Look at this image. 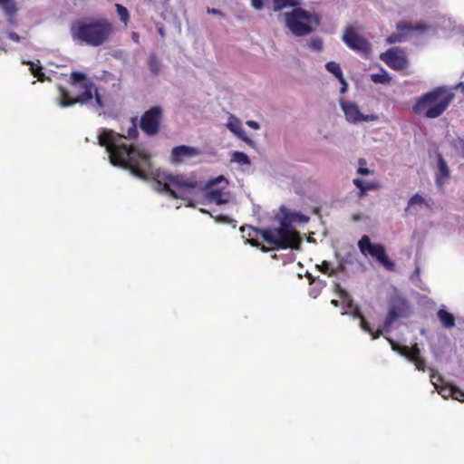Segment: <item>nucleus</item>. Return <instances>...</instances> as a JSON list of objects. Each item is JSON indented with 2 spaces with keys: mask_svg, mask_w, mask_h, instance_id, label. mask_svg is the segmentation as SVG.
Here are the masks:
<instances>
[{
  "mask_svg": "<svg viewBox=\"0 0 464 464\" xmlns=\"http://www.w3.org/2000/svg\"><path fill=\"white\" fill-rule=\"evenodd\" d=\"M121 138L113 130L103 129L98 135V142L108 151L112 165L129 169L134 176L147 179L152 168L150 154L138 146L119 142L118 140Z\"/></svg>",
  "mask_w": 464,
  "mask_h": 464,
  "instance_id": "1",
  "label": "nucleus"
},
{
  "mask_svg": "<svg viewBox=\"0 0 464 464\" xmlns=\"http://www.w3.org/2000/svg\"><path fill=\"white\" fill-rule=\"evenodd\" d=\"M240 231L246 244L259 248L262 252H268L270 248L257 240L259 237L276 249H298L301 244L298 233L292 228L286 218L280 220L278 227L256 228L252 226H242Z\"/></svg>",
  "mask_w": 464,
  "mask_h": 464,
  "instance_id": "2",
  "label": "nucleus"
},
{
  "mask_svg": "<svg viewBox=\"0 0 464 464\" xmlns=\"http://www.w3.org/2000/svg\"><path fill=\"white\" fill-rule=\"evenodd\" d=\"M113 31L112 24L106 18H88L77 21L71 28L74 40L95 47L106 43Z\"/></svg>",
  "mask_w": 464,
  "mask_h": 464,
  "instance_id": "3",
  "label": "nucleus"
},
{
  "mask_svg": "<svg viewBox=\"0 0 464 464\" xmlns=\"http://www.w3.org/2000/svg\"><path fill=\"white\" fill-rule=\"evenodd\" d=\"M454 97L450 89L443 86L436 87L419 97L412 106V111L415 114L435 119L443 114Z\"/></svg>",
  "mask_w": 464,
  "mask_h": 464,
  "instance_id": "4",
  "label": "nucleus"
},
{
  "mask_svg": "<svg viewBox=\"0 0 464 464\" xmlns=\"http://www.w3.org/2000/svg\"><path fill=\"white\" fill-rule=\"evenodd\" d=\"M69 83L72 86L81 88L82 92L72 98L71 97L69 91L65 87L60 85L58 87V91L60 93L59 105L61 107H69L76 103L85 104L92 101L93 97L95 98V102L98 106H103L102 97L98 93L97 90H94L95 86L93 82L88 78L84 72H72L70 75Z\"/></svg>",
  "mask_w": 464,
  "mask_h": 464,
  "instance_id": "5",
  "label": "nucleus"
},
{
  "mask_svg": "<svg viewBox=\"0 0 464 464\" xmlns=\"http://www.w3.org/2000/svg\"><path fill=\"white\" fill-rule=\"evenodd\" d=\"M286 27L295 36H304L313 33L320 24L317 14L295 7L293 11L285 14Z\"/></svg>",
  "mask_w": 464,
  "mask_h": 464,
  "instance_id": "6",
  "label": "nucleus"
},
{
  "mask_svg": "<svg viewBox=\"0 0 464 464\" xmlns=\"http://www.w3.org/2000/svg\"><path fill=\"white\" fill-rule=\"evenodd\" d=\"M164 190L174 198L186 199L190 189L197 187V182L183 175L164 174L162 176Z\"/></svg>",
  "mask_w": 464,
  "mask_h": 464,
  "instance_id": "7",
  "label": "nucleus"
},
{
  "mask_svg": "<svg viewBox=\"0 0 464 464\" xmlns=\"http://www.w3.org/2000/svg\"><path fill=\"white\" fill-rule=\"evenodd\" d=\"M411 313L410 302L406 297L392 296L388 301V313L383 322V330L389 332L394 322L401 318H408Z\"/></svg>",
  "mask_w": 464,
  "mask_h": 464,
  "instance_id": "8",
  "label": "nucleus"
},
{
  "mask_svg": "<svg viewBox=\"0 0 464 464\" xmlns=\"http://www.w3.org/2000/svg\"><path fill=\"white\" fill-rule=\"evenodd\" d=\"M358 247L364 256H372L388 271L395 269V264L388 257L385 247L382 244L372 243L367 235L362 236L359 240Z\"/></svg>",
  "mask_w": 464,
  "mask_h": 464,
  "instance_id": "9",
  "label": "nucleus"
},
{
  "mask_svg": "<svg viewBox=\"0 0 464 464\" xmlns=\"http://www.w3.org/2000/svg\"><path fill=\"white\" fill-rule=\"evenodd\" d=\"M358 247L364 256H372L388 271L395 269V264L388 257L385 247L382 244L372 243L367 235L362 236L359 240Z\"/></svg>",
  "mask_w": 464,
  "mask_h": 464,
  "instance_id": "10",
  "label": "nucleus"
},
{
  "mask_svg": "<svg viewBox=\"0 0 464 464\" xmlns=\"http://www.w3.org/2000/svg\"><path fill=\"white\" fill-rule=\"evenodd\" d=\"M162 118L161 107L153 106L141 115L140 128L147 136H155L160 132Z\"/></svg>",
  "mask_w": 464,
  "mask_h": 464,
  "instance_id": "11",
  "label": "nucleus"
},
{
  "mask_svg": "<svg viewBox=\"0 0 464 464\" xmlns=\"http://www.w3.org/2000/svg\"><path fill=\"white\" fill-rule=\"evenodd\" d=\"M392 349L412 362L416 369L421 372L426 370V361L420 356V350L417 343L408 346L401 345L392 339H388Z\"/></svg>",
  "mask_w": 464,
  "mask_h": 464,
  "instance_id": "12",
  "label": "nucleus"
},
{
  "mask_svg": "<svg viewBox=\"0 0 464 464\" xmlns=\"http://www.w3.org/2000/svg\"><path fill=\"white\" fill-rule=\"evenodd\" d=\"M343 41L352 50L362 53L371 51L370 43L362 35L358 34L353 26H348L343 35Z\"/></svg>",
  "mask_w": 464,
  "mask_h": 464,
  "instance_id": "13",
  "label": "nucleus"
},
{
  "mask_svg": "<svg viewBox=\"0 0 464 464\" xmlns=\"http://www.w3.org/2000/svg\"><path fill=\"white\" fill-rule=\"evenodd\" d=\"M341 107L344 112L346 120L350 122L355 123L359 121H372L377 119L376 115L362 114L355 102H342Z\"/></svg>",
  "mask_w": 464,
  "mask_h": 464,
  "instance_id": "14",
  "label": "nucleus"
},
{
  "mask_svg": "<svg viewBox=\"0 0 464 464\" xmlns=\"http://www.w3.org/2000/svg\"><path fill=\"white\" fill-rule=\"evenodd\" d=\"M381 59L392 69L401 71L408 67L407 58L393 49L381 54Z\"/></svg>",
  "mask_w": 464,
  "mask_h": 464,
  "instance_id": "15",
  "label": "nucleus"
},
{
  "mask_svg": "<svg viewBox=\"0 0 464 464\" xmlns=\"http://www.w3.org/2000/svg\"><path fill=\"white\" fill-rule=\"evenodd\" d=\"M218 182H226L227 183V180L222 176L218 179L210 180L207 184V197L210 201H213V202L217 203L218 205H220V204L226 203L227 201V199H226L224 198L225 193L222 188H215V186Z\"/></svg>",
  "mask_w": 464,
  "mask_h": 464,
  "instance_id": "16",
  "label": "nucleus"
},
{
  "mask_svg": "<svg viewBox=\"0 0 464 464\" xmlns=\"http://www.w3.org/2000/svg\"><path fill=\"white\" fill-rule=\"evenodd\" d=\"M198 154V150L192 147L180 145L173 148L171 151V161L180 163L185 158H189Z\"/></svg>",
  "mask_w": 464,
  "mask_h": 464,
  "instance_id": "17",
  "label": "nucleus"
},
{
  "mask_svg": "<svg viewBox=\"0 0 464 464\" xmlns=\"http://www.w3.org/2000/svg\"><path fill=\"white\" fill-rule=\"evenodd\" d=\"M227 129L237 135L239 139L245 141L250 146H254V141L246 136V131L241 127V122L238 119L234 116L229 118V121L227 124Z\"/></svg>",
  "mask_w": 464,
  "mask_h": 464,
  "instance_id": "18",
  "label": "nucleus"
},
{
  "mask_svg": "<svg viewBox=\"0 0 464 464\" xmlns=\"http://www.w3.org/2000/svg\"><path fill=\"white\" fill-rule=\"evenodd\" d=\"M450 178V169L444 159L440 155L438 160V173L436 176V183L439 187H442L445 180Z\"/></svg>",
  "mask_w": 464,
  "mask_h": 464,
  "instance_id": "19",
  "label": "nucleus"
},
{
  "mask_svg": "<svg viewBox=\"0 0 464 464\" xmlns=\"http://www.w3.org/2000/svg\"><path fill=\"white\" fill-rule=\"evenodd\" d=\"M430 379L436 389L438 390V392L444 398L451 397L454 386L452 385H445V386H440L438 384V382H442V377L439 374L432 373L430 375Z\"/></svg>",
  "mask_w": 464,
  "mask_h": 464,
  "instance_id": "20",
  "label": "nucleus"
},
{
  "mask_svg": "<svg viewBox=\"0 0 464 464\" xmlns=\"http://www.w3.org/2000/svg\"><path fill=\"white\" fill-rule=\"evenodd\" d=\"M325 68L329 72L333 73L339 80V82L343 84V88H342L341 92H344L346 90V87H347V82H345V80L343 78V72H342V69H341L339 63H337L335 62H328L325 64Z\"/></svg>",
  "mask_w": 464,
  "mask_h": 464,
  "instance_id": "21",
  "label": "nucleus"
},
{
  "mask_svg": "<svg viewBox=\"0 0 464 464\" xmlns=\"http://www.w3.org/2000/svg\"><path fill=\"white\" fill-rule=\"evenodd\" d=\"M0 7L7 17H14L17 11L15 0H0Z\"/></svg>",
  "mask_w": 464,
  "mask_h": 464,
  "instance_id": "22",
  "label": "nucleus"
},
{
  "mask_svg": "<svg viewBox=\"0 0 464 464\" xmlns=\"http://www.w3.org/2000/svg\"><path fill=\"white\" fill-rule=\"evenodd\" d=\"M438 317L445 328H451L455 325L454 316L444 309L438 311Z\"/></svg>",
  "mask_w": 464,
  "mask_h": 464,
  "instance_id": "23",
  "label": "nucleus"
},
{
  "mask_svg": "<svg viewBox=\"0 0 464 464\" xmlns=\"http://www.w3.org/2000/svg\"><path fill=\"white\" fill-rule=\"evenodd\" d=\"M23 63L29 64L31 73L34 77L37 78L38 81L44 82L45 80V74L43 72V68L39 61H37V63L33 62H23Z\"/></svg>",
  "mask_w": 464,
  "mask_h": 464,
  "instance_id": "24",
  "label": "nucleus"
},
{
  "mask_svg": "<svg viewBox=\"0 0 464 464\" xmlns=\"http://www.w3.org/2000/svg\"><path fill=\"white\" fill-rule=\"evenodd\" d=\"M298 5L297 0H273V10L278 12L285 7H295Z\"/></svg>",
  "mask_w": 464,
  "mask_h": 464,
  "instance_id": "25",
  "label": "nucleus"
},
{
  "mask_svg": "<svg viewBox=\"0 0 464 464\" xmlns=\"http://www.w3.org/2000/svg\"><path fill=\"white\" fill-rule=\"evenodd\" d=\"M423 205H424V206H426V207H428V208H430V207H431V205L429 203V201H428V200H426V198H425L424 197H422L421 195H420V194L416 193V194H414V195H413V196L409 199V201H408V207L406 208V209H405V210L407 211L410 208H411V207H413V206H420V207H421V206H423Z\"/></svg>",
  "mask_w": 464,
  "mask_h": 464,
  "instance_id": "26",
  "label": "nucleus"
},
{
  "mask_svg": "<svg viewBox=\"0 0 464 464\" xmlns=\"http://www.w3.org/2000/svg\"><path fill=\"white\" fill-rule=\"evenodd\" d=\"M360 325L363 331L367 332L372 336V339H378L382 334V333L385 332L383 328L373 331L370 324L366 321L365 317L362 318Z\"/></svg>",
  "mask_w": 464,
  "mask_h": 464,
  "instance_id": "27",
  "label": "nucleus"
},
{
  "mask_svg": "<svg viewBox=\"0 0 464 464\" xmlns=\"http://www.w3.org/2000/svg\"><path fill=\"white\" fill-rule=\"evenodd\" d=\"M371 80L374 83L386 84L391 82V77L389 76L387 72L382 70L381 73H372L371 75Z\"/></svg>",
  "mask_w": 464,
  "mask_h": 464,
  "instance_id": "28",
  "label": "nucleus"
},
{
  "mask_svg": "<svg viewBox=\"0 0 464 464\" xmlns=\"http://www.w3.org/2000/svg\"><path fill=\"white\" fill-rule=\"evenodd\" d=\"M232 161L238 163L239 165H250L249 157L241 151H234L232 153Z\"/></svg>",
  "mask_w": 464,
  "mask_h": 464,
  "instance_id": "29",
  "label": "nucleus"
},
{
  "mask_svg": "<svg viewBox=\"0 0 464 464\" xmlns=\"http://www.w3.org/2000/svg\"><path fill=\"white\" fill-rule=\"evenodd\" d=\"M149 68L154 75H158L160 71V63L156 54H150L148 62Z\"/></svg>",
  "mask_w": 464,
  "mask_h": 464,
  "instance_id": "30",
  "label": "nucleus"
},
{
  "mask_svg": "<svg viewBox=\"0 0 464 464\" xmlns=\"http://www.w3.org/2000/svg\"><path fill=\"white\" fill-rule=\"evenodd\" d=\"M115 7L121 21L127 24L130 20V14L128 9L120 4H116Z\"/></svg>",
  "mask_w": 464,
  "mask_h": 464,
  "instance_id": "31",
  "label": "nucleus"
},
{
  "mask_svg": "<svg viewBox=\"0 0 464 464\" xmlns=\"http://www.w3.org/2000/svg\"><path fill=\"white\" fill-rule=\"evenodd\" d=\"M317 268L320 272H322L324 275H327L328 276H332L335 275V269L331 267L329 262L323 261L321 265L317 266Z\"/></svg>",
  "mask_w": 464,
  "mask_h": 464,
  "instance_id": "32",
  "label": "nucleus"
},
{
  "mask_svg": "<svg viewBox=\"0 0 464 464\" xmlns=\"http://www.w3.org/2000/svg\"><path fill=\"white\" fill-rule=\"evenodd\" d=\"M353 184L356 186V188H359V198H363L365 195H366V192L367 190L363 188L364 186V181H362V179H353Z\"/></svg>",
  "mask_w": 464,
  "mask_h": 464,
  "instance_id": "33",
  "label": "nucleus"
},
{
  "mask_svg": "<svg viewBox=\"0 0 464 464\" xmlns=\"http://www.w3.org/2000/svg\"><path fill=\"white\" fill-rule=\"evenodd\" d=\"M309 47L313 50L320 51L323 48V41L320 37L312 39L309 43Z\"/></svg>",
  "mask_w": 464,
  "mask_h": 464,
  "instance_id": "34",
  "label": "nucleus"
},
{
  "mask_svg": "<svg viewBox=\"0 0 464 464\" xmlns=\"http://www.w3.org/2000/svg\"><path fill=\"white\" fill-rule=\"evenodd\" d=\"M451 398L458 400L459 401H464V392L459 388L454 386Z\"/></svg>",
  "mask_w": 464,
  "mask_h": 464,
  "instance_id": "35",
  "label": "nucleus"
},
{
  "mask_svg": "<svg viewBox=\"0 0 464 464\" xmlns=\"http://www.w3.org/2000/svg\"><path fill=\"white\" fill-rule=\"evenodd\" d=\"M363 188L367 191L368 190H374V189H378L380 188V184L378 182H375V181L364 182Z\"/></svg>",
  "mask_w": 464,
  "mask_h": 464,
  "instance_id": "36",
  "label": "nucleus"
},
{
  "mask_svg": "<svg viewBox=\"0 0 464 464\" xmlns=\"http://www.w3.org/2000/svg\"><path fill=\"white\" fill-rule=\"evenodd\" d=\"M421 28H422V27H420V26H415V27H413V26H411V25H410V24H407L406 23H403V24H398V29H399V30H404V29H407V30H412V31H413V30H420V29H421Z\"/></svg>",
  "mask_w": 464,
  "mask_h": 464,
  "instance_id": "37",
  "label": "nucleus"
},
{
  "mask_svg": "<svg viewBox=\"0 0 464 464\" xmlns=\"http://www.w3.org/2000/svg\"><path fill=\"white\" fill-rule=\"evenodd\" d=\"M401 41H402V37L399 34H393L390 35L388 38V42L390 44H395L397 42H401Z\"/></svg>",
  "mask_w": 464,
  "mask_h": 464,
  "instance_id": "38",
  "label": "nucleus"
},
{
  "mask_svg": "<svg viewBox=\"0 0 464 464\" xmlns=\"http://www.w3.org/2000/svg\"><path fill=\"white\" fill-rule=\"evenodd\" d=\"M357 173L363 176H368L373 174V171L370 170L365 167H359L357 169Z\"/></svg>",
  "mask_w": 464,
  "mask_h": 464,
  "instance_id": "39",
  "label": "nucleus"
},
{
  "mask_svg": "<svg viewBox=\"0 0 464 464\" xmlns=\"http://www.w3.org/2000/svg\"><path fill=\"white\" fill-rule=\"evenodd\" d=\"M251 4L256 10H261L264 7L263 0H251Z\"/></svg>",
  "mask_w": 464,
  "mask_h": 464,
  "instance_id": "40",
  "label": "nucleus"
},
{
  "mask_svg": "<svg viewBox=\"0 0 464 464\" xmlns=\"http://www.w3.org/2000/svg\"><path fill=\"white\" fill-rule=\"evenodd\" d=\"M246 124H247V126H249L250 128H252L254 130H258L260 128L259 123L256 121H252V120L247 121Z\"/></svg>",
  "mask_w": 464,
  "mask_h": 464,
  "instance_id": "41",
  "label": "nucleus"
},
{
  "mask_svg": "<svg viewBox=\"0 0 464 464\" xmlns=\"http://www.w3.org/2000/svg\"><path fill=\"white\" fill-rule=\"evenodd\" d=\"M353 316L354 318H359L360 320H362V318H364L363 314H362L361 310L359 307H356L353 312Z\"/></svg>",
  "mask_w": 464,
  "mask_h": 464,
  "instance_id": "42",
  "label": "nucleus"
},
{
  "mask_svg": "<svg viewBox=\"0 0 464 464\" xmlns=\"http://www.w3.org/2000/svg\"><path fill=\"white\" fill-rule=\"evenodd\" d=\"M8 37H9V39H11L14 42H20V40H21V37L16 33H14V32L9 33Z\"/></svg>",
  "mask_w": 464,
  "mask_h": 464,
  "instance_id": "43",
  "label": "nucleus"
},
{
  "mask_svg": "<svg viewBox=\"0 0 464 464\" xmlns=\"http://www.w3.org/2000/svg\"><path fill=\"white\" fill-rule=\"evenodd\" d=\"M208 14H217V15H222V12L218 9H216V8H208Z\"/></svg>",
  "mask_w": 464,
  "mask_h": 464,
  "instance_id": "44",
  "label": "nucleus"
},
{
  "mask_svg": "<svg viewBox=\"0 0 464 464\" xmlns=\"http://www.w3.org/2000/svg\"><path fill=\"white\" fill-rule=\"evenodd\" d=\"M128 134H129L130 137L135 138L137 136V134H138V131H137V130L134 127V128H131V129L129 130Z\"/></svg>",
  "mask_w": 464,
  "mask_h": 464,
  "instance_id": "45",
  "label": "nucleus"
},
{
  "mask_svg": "<svg viewBox=\"0 0 464 464\" xmlns=\"http://www.w3.org/2000/svg\"><path fill=\"white\" fill-rule=\"evenodd\" d=\"M455 89L456 90H460L461 92H464V82H459L458 83L456 86H455Z\"/></svg>",
  "mask_w": 464,
  "mask_h": 464,
  "instance_id": "46",
  "label": "nucleus"
},
{
  "mask_svg": "<svg viewBox=\"0 0 464 464\" xmlns=\"http://www.w3.org/2000/svg\"><path fill=\"white\" fill-rule=\"evenodd\" d=\"M359 165L360 167H364L366 165V160L364 159H360Z\"/></svg>",
  "mask_w": 464,
  "mask_h": 464,
  "instance_id": "47",
  "label": "nucleus"
},
{
  "mask_svg": "<svg viewBox=\"0 0 464 464\" xmlns=\"http://www.w3.org/2000/svg\"><path fill=\"white\" fill-rule=\"evenodd\" d=\"M331 304L334 305V306H338L339 305V301L338 300H335V299H333L331 301Z\"/></svg>",
  "mask_w": 464,
  "mask_h": 464,
  "instance_id": "48",
  "label": "nucleus"
},
{
  "mask_svg": "<svg viewBox=\"0 0 464 464\" xmlns=\"http://www.w3.org/2000/svg\"><path fill=\"white\" fill-rule=\"evenodd\" d=\"M132 38L137 42L138 41V38H139V35L137 33H133L132 34Z\"/></svg>",
  "mask_w": 464,
  "mask_h": 464,
  "instance_id": "49",
  "label": "nucleus"
}]
</instances>
